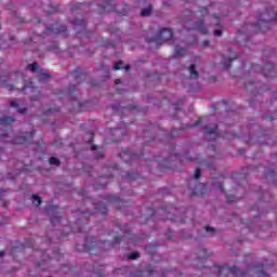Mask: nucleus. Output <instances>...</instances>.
Returning <instances> with one entry per match:
<instances>
[{
	"mask_svg": "<svg viewBox=\"0 0 277 277\" xmlns=\"http://www.w3.org/2000/svg\"><path fill=\"white\" fill-rule=\"evenodd\" d=\"M27 69L30 70L31 72H36V70H38V64L36 62L32 64H28Z\"/></svg>",
	"mask_w": 277,
	"mask_h": 277,
	"instance_id": "obj_36",
	"label": "nucleus"
},
{
	"mask_svg": "<svg viewBox=\"0 0 277 277\" xmlns=\"http://www.w3.org/2000/svg\"><path fill=\"white\" fill-rule=\"evenodd\" d=\"M205 47H209V41H203Z\"/></svg>",
	"mask_w": 277,
	"mask_h": 277,
	"instance_id": "obj_64",
	"label": "nucleus"
},
{
	"mask_svg": "<svg viewBox=\"0 0 277 277\" xmlns=\"http://www.w3.org/2000/svg\"><path fill=\"white\" fill-rule=\"evenodd\" d=\"M35 134L36 130H32L30 132H24L13 140H10V132H2L0 133V142H3V144H34Z\"/></svg>",
	"mask_w": 277,
	"mask_h": 277,
	"instance_id": "obj_3",
	"label": "nucleus"
},
{
	"mask_svg": "<svg viewBox=\"0 0 277 277\" xmlns=\"http://www.w3.org/2000/svg\"><path fill=\"white\" fill-rule=\"evenodd\" d=\"M205 229L206 233H210V235H215V228L206 226Z\"/></svg>",
	"mask_w": 277,
	"mask_h": 277,
	"instance_id": "obj_42",
	"label": "nucleus"
},
{
	"mask_svg": "<svg viewBox=\"0 0 277 277\" xmlns=\"http://www.w3.org/2000/svg\"><path fill=\"white\" fill-rule=\"evenodd\" d=\"M25 90H30V92L35 95L30 97V101H40V92L34 87V79H30L28 84L24 83L22 87V91L25 92Z\"/></svg>",
	"mask_w": 277,
	"mask_h": 277,
	"instance_id": "obj_14",
	"label": "nucleus"
},
{
	"mask_svg": "<svg viewBox=\"0 0 277 277\" xmlns=\"http://www.w3.org/2000/svg\"><path fill=\"white\" fill-rule=\"evenodd\" d=\"M94 207V212H90L88 210L85 211H81V210H77V214L81 215V217H87L88 215H93V213H101L102 215H107V205L103 203V202H94L93 203Z\"/></svg>",
	"mask_w": 277,
	"mask_h": 277,
	"instance_id": "obj_9",
	"label": "nucleus"
},
{
	"mask_svg": "<svg viewBox=\"0 0 277 277\" xmlns=\"http://www.w3.org/2000/svg\"><path fill=\"white\" fill-rule=\"evenodd\" d=\"M186 29L187 31H189L190 29H196V31H199L203 36H207V34H209V29L207 28V26H205V19H199L197 25L193 27H186Z\"/></svg>",
	"mask_w": 277,
	"mask_h": 277,
	"instance_id": "obj_17",
	"label": "nucleus"
},
{
	"mask_svg": "<svg viewBox=\"0 0 277 277\" xmlns=\"http://www.w3.org/2000/svg\"><path fill=\"white\" fill-rule=\"evenodd\" d=\"M159 213H161L162 215H166L167 220H171V222H175V220L173 217H170V215H168V213H170V209L169 208H161L160 210H157Z\"/></svg>",
	"mask_w": 277,
	"mask_h": 277,
	"instance_id": "obj_31",
	"label": "nucleus"
},
{
	"mask_svg": "<svg viewBox=\"0 0 277 277\" xmlns=\"http://www.w3.org/2000/svg\"><path fill=\"white\" fill-rule=\"evenodd\" d=\"M202 174V171L200 168H197L195 170L194 179L188 180V189L190 190V197L193 196H202L207 194V184H202L198 182V179H200Z\"/></svg>",
	"mask_w": 277,
	"mask_h": 277,
	"instance_id": "obj_4",
	"label": "nucleus"
},
{
	"mask_svg": "<svg viewBox=\"0 0 277 277\" xmlns=\"http://www.w3.org/2000/svg\"><path fill=\"white\" fill-rule=\"evenodd\" d=\"M123 69H124V70H131V65H126V66L123 67Z\"/></svg>",
	"mask_w": 277,
	"mask_h": 277,
	"instance_id": "obj_57",
	"label": "nucleus"
},
{
	"mask_svg": "<svg viewBox=\"0 0 277 277\" xmlns=\"http://www.w3.org/2000/svg\"><path fill=\"white\" fill-rule=\"evenodd\" d=\"M103 157H105V153H104V151H98V153L95 155V159H103Z\"/></svg>",
	"mask_w": 277,
	"mask_h": 277,
	"instance_id": "obj_45",
	"label": "nucleus"
},
{
	"mask_svg": "<svg viewBox=\"0 0 277 277\" xmlns=\"http://www.w3.org/2000/svg\"><path fill=\"white\" fill-rule=\"evenodd\" d=\"M74 92H77V85L69 84L68 89L66 91H63V94H67L68 96H72Z\"/></svg>",
	"mask_w": 277,
	"mask_h": 277,
	"instance_id": "obj_32",
	"label": "nucleus"
},
{
	"mask_svg": "<svg viewBox=\"0 0 277 277\" xmlns=\"http://www.w3.org/2000/svg\"><path fill=\"white\" fill-rule=\"evenodd\" d=\"M38 81L41 83H44V81L51 79V75H49L44 69H41L39 74L37 75Z\"/></svg>",
	"mask_w": 277,
	"mask_h": 277,
	"instance_id": "obj_23",
	"label": "nucleus"
},
{
	"mask_svg": "<svg viewBox=\"0 0 277 277\" xmlns=\"http://www.w3.org/2000/svg\"><path fill=\"white\" fill-rule=\"evenodd\" d=\"M192 79H198L199 74L196 70V65L192 64L188 68Z\"/></svg>",
	"mask_w": 277,
	"mask_h": 277,
	"instance_id": "obj_29",
	"label": "nucleus"
},
{
	"mask_svg": "<svg viewBox=\"0 0 277 277\" xmlns=\"http://www.w3.org/2000/svg\"><path fill=\"white\" fill-rule=\"evenodd\" d=\"M16 121L14 117L3 116L0 118V126L5 127L9 131H12V124Z\"/></svg>",
	"mask_w": 277,
	"mask_h": 277,
	"instance_id": "obj_19",
	"label": "nucleus"
},
{
	"mask_svg": "<svg viewBox=\"0 0 277 277\" xmlns=\"http://www.w3.org/2000/svg\"><path fill=\"white\" fill-rule=\"evenodd\" d=\"M122 241L120 236H115L113 242L107 240L96 241L94 237H87L84 239V245H77L76 248L78 252H88V254H98L101 252H106V250H111L115 246H118Z\"/></svg>",
	"mask_w": 277,
	"mask_h": 277,
	"instance_id": "obj_1",
	"label": "nucleus"
},
{
	"mask_svg": "<svg viewBox=\"0 0 277 277\" xmlns=\"http://www.w3.org/2000/svg\"><path fill=\"white\" fill-rule=\"evenodd\" d=\"M199 252L202 259H208V256H211V254H209V251L207 249H201Z\"/></svg>",
	"mask_w": 277,
	"mask_h": 277,
	"instance_id": "obj_38",
	"label": "nucleus"
},
{
	"mask_svg": "<svg viewBox=\"0 0 277 277\" xmlns=\"http://www.w3.org/2000/svg\"><path fill=\"white\" fill-rule=\"evenodd\" d=\"M80 195H81V196H85V189H81V190H80Z\"/></svg>",
	"mask_w": 277,
	"mask_h": 277,
	"instance_id": "obj_60",
	"label": "nucleus"
},
{
	"mask_svg": "<svg viewBox=\"0 0 277 277\" xmlns=\"http://www.w3.org/2000/svg\"><path fill=\"white\" fill-rule=\"evenodd\" d=\"M104 187H107L105 184L100 185V186H94L95 189H104Z\"/></svg>",
	"mask_w": 277,
	"mask_h": 277,
	"instance_id": "obj_53",
	"label": "nucleus"
},
{
	"mask_svg": "<svg viewBox=\"0 0 277 277\" xmlns=\"http://www.w3.org/2000/svg\"><path fill=\"white\" fill-rule=\"evenodd\" d=\"M235 60H237L236 54L234 55V57L224 58L221 63L224 70H230V67L233 66V62H235Z\"/></svg>",
	"mask_w": 277,
	"mask_h": 277,
	"instance_id": "obj_22",
	"label": "nucleus"
},
{
	"mask_svg": "<svg viewBox=\"0 0 277 277\" xmlns=\"http://www.w3.org/2000/svg\"><path fill=\"white\" fill-rule=\"evenodd\" d=\"M177 132H179V130L173 129V130H171V135H174V133H177Z\"/></svg>",
	"mask_w": 277,
	"mask_h": 277,
	"instance_id": "obj_58",
	"label": "nucleus"
},
{
	"mask_svg": "<svg viewBox=\"0 0 277 277\" xmlns=\"http://www.w3.org/2000/svg\"><path fill=\"white\" fill-rule=\"evenodd\" d=\"M272 21L277 23V12L271 6L269 9H266L264 13L260 14L259 21L253 27H255L256 31L260 34H265L272 28Z\"/></svg>",
	"mask_w": 277,
	"mask_h": 277,
	"instance_id": "obj_2",
	"label": "nucleus"
},
{
	"mask_svg": "<svg viewBox=\"0 0 277 277\" xmlns=\"http://www.w3.org/2000/svg\"><path fill=\"white\" fill-rule=\"evenodd\" d=\"M119 157L122 159V161H124V163H133V161H142V159H144V154L133 153L131 149L126 148L121 151Z\"/></svg>",
	"mask_w": 277,
	"mask_h": 277,
	"instance_id": "obj_7",
	"label": "nucleus"
},
{
	"mask_svg": "<svg viewBox=\"0 0 277 277\" xmlns=\"http://www.w3.org/2000/svg\"><path fill=\"white\" fill-rule=\"evenodd\" d=\"M2 256H5V251H0V259H2Z\"/></svg>",
	"mask_w": 277,
	"mask_h": 277,
	"instance_id": "obj_59",
	"label": "nucleus"
},
{
	"mask_svg": "<svg viewBox=\"0 0 277 277\" xmlns=\"http://www.w3.org/2000/svg\"><path fill=\"white\" fill-rule=\"evenodd\" d=\"M120 83H122V81H121L120 79H116V80H115V84H116V85H120Z\"/></svg>",
	"mask_w": 277,
	"mask_h": 277,
	"instance_id": "obj_55",
	"label": "nucleus"
},
{
	"mask_svg": "<svg viewBox=\"0 0 277 277\" xmlns=\"http://www.w3.org/2000/svg\"><path fill=\"white\" fill-rule=\"evenodd\" d=\"M21 247H13L12 248V254H14L16 252V250H18Z\"/></svg>",
	"mask_w": 277,
	"mask_h": 277,
	"instance_id": "obj_54",
	"label": "nucleus"
},
{
	"mask_svg": "<svg viewBox=\"0 0 277 277\" xmlns=\"http://www.w3.org/2000/svg\"><path fill=\"white\" fill-rule=\"evenodd\" d=\"M79 8H81V3L75 4L71 6V12H75V10H79Z\"/></svg>",
	"mask_w": 277,
	"mask_h": 277,
	"instance_id": "obj_46",
	"label": "nucleus"
},
{
	"mask_svg": "<svg viewBox=\"0 0 277 277\" xmlns=\"http://www.w3.org/2000/svg\"><path fill=\"white\" fill-rule=\"evenodd\" d=\"M199 12H200L201 16H208L209 15V9H207V6L201 8Z\"/></svg>",
	"mask_w": 277,
	"mask_h": 277,
	"instance_id": "obj_40",
	"label": "nucleus"
},
{
	"mask_svg": "<svg viewBox=\"0 0 277 277\" xmlns=\"http://www.w3.org/2000/svg\"><path fill=\"white\" fill-rule=\"evenodd\" d=\"M71 75L74 76L77 83H83V81L88 79V74L83 71V69H81L80 67H77Z\"/></svg>",
	"mask_w": 277,
	"mask_h": 277,
	"instance_id": "obj_16",
	"label": "nucleus"
},
{
	"mask_svg": "<svg viewBox=\"0 0 277 277\" xmlns=\"http://www.w3.org/2000/svg\"><path fill=\"white\" fill-rule=\"evenodd\" d=\"M248 271L253 272V274L256 277H269V275H267V273H265V264H263V263H256L252 267L250 265H248Z\"/></svg>",
	"mask_w": 277,
	"mask_h": 277,
	"instance_id": "obj_13",
	"label": "nucleus"
},
{
	"mask_svg": "<svg viewBox=\"0 0 277 277\" xmlns=\"http://www.w3.org/2000/svg\"><path fill=\"white\" fill-rule=\"evenodd\" d=\"M114 70H122V61L115 63Z\"/></svg>",
	"mask_w": 277,
	"mask_h": 277,
	"instance_id": "obj_41",
	"label": "nucleus"
},
{
	"mask_svg": "<svg viewBox=\"0 0 277 277\" xmlns=\"http://www.w3.org/2000/svg\"><path fill=\"white\" fill-rule=\"evenodd\" d=\"M10 105H11V107L18 108V103H16V102H14V101H12V102L10 103Z\"/></svg>",
	"mask_w": 277,
	"mask_h": 277,
	"instance_id": "obj_51",
	"label": "nucleus"
},
{
	"mask_svg": "<svg viewBox=\"0 0 277 277\" xmlns=\"http://www.w3.org/2000/svg\"><path fill=\"white\" fill-rule=\"evenodd\" d=\"M60 111V107L54 106L52 108H48L47 110L43 111V116H53V114H57Z\"/></svg>",
	"mask_w": 277,
	"mask_h": 277,
	"instance_id": "obj_30",
	"label": "nucleus"
},
{
	"mask_svg": "<svg viewBox=\"0 0 277 277\" xmlns=\"http://www.w3.org/2000/svg\"><path fill=\"white\" fill-rule=\"evenodd\" d=\"M150 14H153V4H149L147 8L141 11V16L143 17L150 16Z\"/></svg>",
	"mask_w": 277,
	"mask_h": 277,
	"instance_id": "obj_28",
	"label": "nucleus"
},
{
	"mask_svg": "<svg viewBox=\"0 0 277 277\" xmlns=\"http://www.w3.org/2000/svg\"><path fill=\"white\" fill-rule=\"evenodd\" d=\"M225 198L227 200V202H237V197L235 195H228V194H225Z\"/></svg>",
	"mask_w": 277,
	"mask_h": 277,
	"instance_id": "obj_37",
	"label": "nucleus"
},
{
	"mask_svg": "<svg viewBox=\"0 0 277 277\" xmlns=\"http://www.w3.org/2000/svg\"><path fill=\"white\" fill-rule=\"evenodd\" d=\"M207 167H208L210 170L213 169V164H211V163H207Z\"/></svg>",
	"mask_w": 277,
	"mask_h": 277,
	"instance_id": "obj_63",
	"label": "nucleus"
},
{
	"mask_svg": "<svg viewBox=\"0 0 277 277\" xmlns=\"http://www.w3.org/2000/svg\"><path fill=\"white\" fill-rule=\"evenodd\" d=\"M128 259H130L131 261H135L136 259H140V252L134 251L132 253H129Z\"/></svg>",
	"mask_w": 277,
	"mask_h": 277,
	"instance_id": "obj_35",
	"label": "nucleus"
},
{
	"mask_svg": "<svg viewBox=\"0 0 277 277\" xmlns=\"http://www.w3.org/2000/svg\"><path fill=\"white\" fill-rule=\"evenodd\" d=\"M91 138L89 140V144H92L94 142V132H90Z\"/></svg>",
	"mask_w": 277,
	"mask_h": 277,
	"instance_id": "obj_50",
	"label": "nucleus"
},
{
	"mask_svg": "<svg viewBox=\"0 0 277 277\" xmlns=\"http://www.w3.org/2000/svg\"><path fill=\"white\" fill-rule=\"evenodd\" d=\"M117 14H120L121 16H127V9H123L122 11H117Z\"/></svg>",
	"mask_w": 277,
	"mask_h": 277,
	"instance_id": "obj_47",
	"label": "nucleus"
},
{
	"mask_svg": "<svg viewBox=\"0 0 277 277\" xmlns=\"http://www.w3.org/2000/svg\"><path fill=\"white\" fill-rule=\"evenodd\" d=\"M84 226H85L84 224L78 227H75L74 225H67L65 226V230H71L72 233H83Z\"/></svg>",
	"mask_w": 277,
	"mask_h": 277,
	"instance_id": "obj_26",
	"label": "nucleus"
},
{
	"mask_svg": "<svg viewBox=\"0 0 277 277\" xmlns=\"http://www.w3.org/2000/svg\"><path fill=\"white\" fill-rule=\"evenodd\" d=\"M215 269L219 272L220 277H246L248 276L247 272H239V268L236 266H228V265H223V266H217L214 265Z\"/></svg>",
	"mask_w": 277,
	"mask_h": 277,
	"instance_id": "obj_5",
	"label": "nucleus"
},
{
	"mask_svg": "<svg viewBox=\"0 0 277 277\" xmlns=\"http://www.w3.org/2000/svg\"><path fill=\"white\" fill-rule=\"evenodd\" d=\"M214 36L220 38V36H222V30H220V29L214 30Z\"/></svg>",
	"mask_w": 277,
	"mask_h": 277,
	"instance_id": "obj_48",
	"label": "nucleus"
},
{
	"mask_svg": "<svg viewBox=\"0 0 277 277\" xmlns=\"http://www.w3.org/2000/svg\"><path fill=\"white\" fill-rule=\"evenodd\" d=\"M150 215H155V213H157V210L153 209V208H149L148 209Z\"/></svg>",
	"mask_w": 277,
	"mask_h": 277,
	"instance_id": "obj_52",
	"label": "nucleus"
},
{
	"mask_svg": "<svg viewBox=\"0 0 277 277\" xmlns=\"http://www.w3.org/2000/svg\"><path fill=\"white\" fill-rule=\"evenodd\" d=\"M124 181H136L140 179V173L128 172L126 175H121Z\"/></svg>",
	"mask_w": 277,
	"mask_h": 277,
	"instance_id": "obj_25",
	"label": "nucleus"
},
{
	"mask_svg": "<svg viewBox=\"0 0 277 277\" xmlns=\"http://www.w3.org/2000/svg\"><path fill=\"white\" fill-rule=\"evenodd\" d=\"M32 203H35L36 207H40L42 205V198L38 195H32Z\"/></svg>",
	"mask_w": 277,
	"mask_h": 277,
	"instance_id": "obj_33",
	"label": "nucleus"
},
{
	"mask_svg": "<svg viewBox=\"0 0 277 277\" xmlns=\"http://www.w3.org/2000/svg\"><path fill=\"white\" fill-rule=\"evenodd\" d=\"M17 111L22 115L27 114V108H17Z\"/></svg>",
	"mask_w": 277,
	"mask_h": 277,
	"instance_id": "obj_49",
	"label": "nucleus"
},
{
	"mask_svg": "<svg viewBox=\"0 0 277 277\" xmlns=\"http://www.w3.org/2000/svg\"><path fill=\"white\" fill-rule=\"evenodd\" d=\"M187 53V49L175 47L173 57H183Z\"/></svg>",
	"mask_w": 277,
	"mask_h": 277,
	"instance_id": "obj_24",
	"label": "nucleus"
},
{
	"mask_svg": "<svg viewBox=\"0 0 277 277\" xmlns=\"http://www.w3.org/2000/svg\"><path fill=\"white\" fill-rule=\"evenodd\" d=\"M44 211H45L47 215H52V217H51L52 226H57V224H60V222H62V216H57V211H60L57 206H53V203H48Z\"/></svg>",
	"mask_w": 277,
	"mask_h": 277,
	"instance_id": "obj_10",
	"label": "nucleus"
},
{
	"mask_svg": "<svg viewBox=\"0 0 277 277\" xmlns=\"http://www.w3.org/2000/svg\"><path fill=\"white\" fill-rule=\"evenodd\" d=\"M100 14H109V12H116V4L111 3V0H107L102 4H98Z\"/></svg>",
	"mask_w": 277,
	"mask_h": 277,
	"instance_id": "obj_15",
	"label": "nucleus"
},
{
	"mask_svg": "<svg viewBox=\"0 0 277 277\" xmlns=\"http://www.w3.org/2000/svg\"><path fill=\"white\" fill-rule=\"evenodd\" d=\"M21 248H34V239H29V242H26L25 245H21Z\"/></svg>",
	"mask_w": 277,
	"mask_h": 277,
	"instance_id": "obj_39",
	"label": "nucleus"
},
{
	"mask_svg": "<svg viewBox=\"0 0 277 277\" xmlns=\"http://www.w3.org/2000/svg\"><path fill=\"white\" fill-rule=\"evenodd\" d=\"M96 148H98L96 145L91 146V150H96Z\"/></svg>",
	"mask_w": 277,
	"mask_h": 277,
	"instance_id": "obj_61",
	"label": "nucleus"
},
{
	"mask_svg": "<svg viewBox=\"0 0 277 277\" xmlns=\"http://www.w3.org/2000/svg\"><path fill=\"white\" fill-rule=\"evenodd\" d=\"M6 88H8L9 90H14V85H13V84H6Z\"/></svg>",
	"mask_w": 277,
	"mask_h": 277,
	"instance_id": "obj_56",
	"label": "nucleus"
},
{
	"mask_svg": "<svg viewBox=\"0 0 277 277\" xmlns=\"http://www.w3.org/2000/svg\"><path fill=\"white\" fill-rule=\"evenodd\" d=\"M123 109H128V111H133V109H137V105L133 104L132 106L123 107Z\"/></svg>",
	"mask_w": 277,
	"mask_h": 277,
	"instance_id": "obj_44",
	"label": "nucleus"
},
{
	"mask_svg": "<svg viewBox=\"0 0 277 277\" xmlns=\"http://www.w3.org/2000/svg\"><path fill=\"white\" fill-rule=\"evenodd\" d=\"M48 29L52 34H64V32L68 31V28L66 27V25H60V24L52 25Z\"/></svg>",
	"mask_w": 277,
	"mask_h": 277,
	"instance_id": "obj_21",
	"label": "nucleus"
},
{
	"mask_svg": "<svg viewBox=\"0 0 277 277\" xmlns=\"http://www.w3.org/2000/svg\"><path fill=\"white\" fill-rule=\"evenodd\" d=\"M64 237H68V234H61V239H64Z\"/></svg>",
	"mask_w": 277,
	"mask_h": 277,
	"instance_id": "obj_62",
	"label": "nucleus"
},
{
	"mask_svg": "<svg viewBox=\"0 0 277 277\" xmlns=\"http://www.w3.org/2000/svg\"><path fill=\"white\" fill-rule=\"evenodd\" d=\"M49 163H50L51 166L60 167L62 162H61L60 159H57L56 157H50Z\"/></svg>",
	"mask_w": 277,
	"mask_h": 277,
	"instance_id": "obj_34",
	"label": "nucleus"
},
{
	"mask_svg": "<svg viewBox=\"0 0 277 277\" xmlns=\"http://www.w3.org/2000/svg\"><path fill=\"white\" fill-rule=\"evenodd\" d=\"M118 228L123 233L124 237H127L130 243H133L135 246L137 241H140V237H137L135 234H131V230H124V228H122V225H118Z\"/></svg>",
	"mask_w": 277,
	"mask_h": 277,
	"instance_id": "obj_18",
	"label": "nucleus"
},
{
	"mask_svg": "<svg viewBox=\"0 0 277 277\" xmlns=\"http://www.w3.org/2000/svg\"><path fill=\"white\" fill-rule=\"evenodd\" d=\"M202 131L206 140H217L220 137L216 123L213 126H202Z\"/></svg>",
	"mask_w": 277,
	"mask_h": 277,
	"instance_id": "obj_12",
	"label": "nucleus"
},
{
	"mask_svg": "<svg viewBox=\"0 0 277 277\" xmlns=\"http://www.w3.org/2000/svg\"><path fill=\"white\" fill-rule=\"evenodd\" d=\"M104 200L107 202V205H114L117 211H122V209L126 207H131V201H122V199L116 195H108L104 198Z\"/></svg>",
	"mask_w": 277,
	"mask_h": 277,
	"instance_id": "obj_8",
	"label": "nucleus"
},
{
	"mask_svg": "<svg viewBox=\"0 0 277 277\" xmlns=\"http://www.w3.org/2000/svg\"><path fill=\"white\" fill-rule=\"evenodd\" d=\"M212 187H214L215 189H219L220 192H224V177L223 176L213 177Z\"/></svg>",
	"mask_w": 277,
	"mask_h": 277,
	"instance_id": "obj_20",
	"label": "nucleus"
},
{
	"mask_svg": "<svg viewBox=\"0 0 277 277\" xmlns=\"http://www.w3.org/2000/svg\"><path fill=\"white\" fill-rule=\"evenodd\" d=\"M254 68L255 70H261L262 75L266 78L276 77V67L274 66V63H266L263 67L255 65Z\"/></svg>",
	"mask_w": 277,
	"mask_h": 277,
	"instance_id": "obj_11",
	"label": "nucleus"
},
{
	"mask_svg": "<svg viewBox=\"0 0 277 277\" xmlns=\"http://www.w3.org/2000/svg\"><path fill=\"white\" fill-rule=\"evenodd\" d=\"M201 122H202V119H199V120L195 121L193 124L187 126L186 128H187V129H192V128H194V127H198V124H200Z\"/></svg>",
	"mask_w": 277,
	"mask_h": 277,
	"instance_id": "obj_43",
	"label": "nucleus"
},
{
	"mask_svg": "<svg viewBox=\"0 0 277 277\" xmlns=\"http://www.w3.org/2000/svg\"><path fill=\"white\" fill-rule=\"evenodd\" d=\"M174 34L172 32V29L169 28H162L159 30V32L154 38H147L146 42L150 44V42H155L157 47H161L163 42H168V40H172V37Z\"/></svg>",
	"mask_w": 277,
	"mask_h": 277,
	"instance_id": "obj_6",
	"label": "nucleus"
},
{
	"mask_svg": "<svg viewBox=\"0 0 277 277\" xmlns=\"http://www.w3.org/2000/svg\"><path fill=\"white\" fill-rule=\"evenodd\" d=\"M72 25H75V27H81L82 29H85V25H88V22L85 19L76 18L74 19Z\"/></svg>",
	"mask_w": 277,
	"mask_h": 277,
	"instance_id": "obj_27",
	"label": "nucleus"
}]
</instances>
